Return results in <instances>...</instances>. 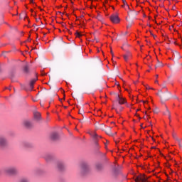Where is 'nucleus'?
<instances>
[{
  "label": "nucleus",
  "mask_w": 182,
  "mask_h": 182,
  "mask_svg": "<svg viewBox=\"0 0 182 182\" xmlns=\"http://www.w3.org/2000/svg\"><path fill=\"white\" fill-rule=\"evenodd\" d=\"M33 116H34V119H36V120H41V113L34 112Z\"/></svg>",
  "instance_id": "1a4fd4ad"
},
{
  "label": "nucleus",
  "mask_w": 182,
  "mask_h": 182,
  "mask_svg": "<svg viewBox=\"0 0 182 182\" xmlns=\"http://www.w3.org/2000/svg\"><path fill=\"white\" fill-rule=\"evenodd\" d=\"M96 168L97 170H102V168H103V165H102V164H97Z\"/></svg>",
  "instance_id": "2eb2a0df"
},
{
  "label": "nucleus",
  "mask_w": 182,
  "mask_h": 182,
  "mask_svg": "<svg viewBox=\"0 0 182 182\" xmlns=\"http://www.w3.org/2000/svg\"><path fill=\"white\" fill-rule=\"evenodd\" d=\"M123 2H124V7L125 8V9H127V8L129 9V8L130 7H129V4H127V1H124Z\"/></svg>",
  "instance_id": "dca6fc26"
},
{
  "label": "nucleus",
  "mask_w": 182,
  "mask_h": 182,
  "mask_svg": "<svg viewBox=\"0 0 182 182\" xmlns=\"http://www.w3.org/2000/svg\"><path fill=\"white\" fill-rule=\"evenodd\" d=\"M88 1H92V0H88Z\"/></svg>",
  "instance_id": "a878e982"
},
{
  "label": "nucleus",
  "mask_w": 182,
  "mask_h": 182,
  "mask_svg": "<svg viewBox=\"0 0 182 182\" xmlns=\"http://www.w3.org/2000/svg\"><path fill=\"white\" fill-rule=\"evenodd\" d=\"M6 173H7V174H9L10 176H12L14 174H16L17 171L15 168H9L6 170Z\"/></svg>",
  "instance_id": "20e7f679"
},
{
  "label": "nucleus",
  "mask_w": 182,
  "mask_h": 182,
  "mask_svg": "<svg viewBox=\"0 0 182 182\" xmlns=\"http://www.w3.org/2000/svg\"><path fill=\"white\" fill-rule=\"evenodd\" d=\"M50 139L51 140H58V139H59V134L56 132H53L50 134Z\"/></svg>",
  "instance_id": "0eeeda50"
},
{
  "label": "nucleus",
  "mask_w": 182,
  "mask_h": 182,
  "mask_svg": "<svg viewBox=\"0 0 182 182\" xmlns=\"http://www.w3.org/2000/svg\"><path fill=\"white\" fill-rule=\"evenodd\" d=\"M151 149H156V146H152Z\"/></svg>",
  "instance_id": "b1692460"
},
{
  "label": "nucleus",
  "mask_w": 182,
  "mask_h": 182,
  "mask_svg": "<svg viewBox=\"0 0 182 182\" xmlns=\"http://www.w3.org/2000/svg\"><path fill=\"white\" fill-rule=\"evenodd\" d=\"M36 80H38V78H34L31 80V82H30L31 90H33V86H34L35 83H36Z\"/></svg>",
  "instance_id": "6e6552de"
},
{
  "label": "nucleus",
  "mask_w": 182,
  "mask_h": 182,
  "mask_svg": "<svg viewBox=\"0 0 182 182\" xmlns=\"http://www.w3.org/2000/svg\"><path fill=\"white\" fill-rule=\"evenodd\" d=\"M117 101L119 105H127V100L120 95H117Z\"/></svg>",
  "instance_id": "f257e3e1"
},
{
  "label": "nucleus",
  "mask_w": 182,
  "mask_h": 182,
  "mask_svg": "<svg viewBox=\"0 0 182 182\" xmlns=\"http://www.w3.org/2000/svg\"><path fill=\"white\" fill-rule=\"evenodd\" d=\"M135 182H147V178L144 175H139L136 177Z\"/></svg>",
  "instance_id": "7ed1b4c3"
},
{
  "label": "nucleus",
  "mask_w": 182,
  "mask_h": 182,
  "mask_svg": "<svg viewBox=\"0 0 182 182\" xmlns=\"http://www.w3.org/2000/svg\"><path fill=\"white\" fill-rule=\"evenodd\" d=\"M146 89H147L148 90H154V88L150 87V86H149V85H146Z\"/></svg>",
  "instance_id": "f3484780"
},
{
  "label": "nucleus",
  "mask_w": 182,
  "mask_h": 182,
  "mask_svg": "<svg viewBox=\"0 0 182 182\" xmlns=\"http://www.w3.org/2000/svg\"><path fill=\"white\" fill-rule=\"evenodd\" d=\"M58 168L60 171L63 170L65 168V165H63V163H58Z\"/></svg>",
  "instance_id": "ddd939ff"
},
{
  "label": "nucleus",
  "mask_w": 182,
  "mask_h": 182,
  "mask_svg": "<svg viewBox=\"0 0 182 182\" xmlns=\"http://www.w3.org/2000/svg\"><path fill=\"white\" fill-rule=\"evenodd\" d=\"M30 4H35V1H30Z\"/></svg>",
  "instance_id": "412c9836"
},
{
  "label": "nucleus",
  "mask_w": 182,
  "mask_h": 182,
  "mask_svg": "<svg viewBox=\"0 0 182 182\" xmlns=\"http://www.w3.org/2000/svg\"><path fill=\"white\" fill-rule=\"evenodd\" d=\"M131 55L130 54H126L124 55V59L125 60V62H127L129 60V59H130Z\"/></svg>",
  "instance_id": "4468645a"
},
{
  "label": "nucleus",
  "mask_w": 182,
  "mask_h": 182,
  "mask_svg": "<svg viewBox=\"0 0 182 182\" xmlns=\"http://www.w3.org/2000/svg\"><path fill=\"white\" fill-rule=\"evenodd\" d=\"M122 1H124V0H122Z\"/></svg>",
  "instance_id": "bb28decb"
},
{
  "label": "nucleus",
  "mask_w": 182,
  "mask_h": 182,
  "mask_svg": "<svg viewBox=\"0 0 182 182\" xmlns=\"http://www.w3.org/2000/svg\"><path fill=\"white\" fill-rule=\"evenodd\" d=\"M91 136H92L93 137V139H95L96 146H99V144L97 143V140H99V139H102V136L97 135V134H96L95 132H92V133L91 134Z\"/></svg>",
  "instance_id": "39448f33"
},
{
  "label": "nucleus",
  "mask_w": 182,
  "mask_h": 182,
  "mask_svg": "<svg viewBox=\"0 0 182 182\" xmlns=\"http://www.w3.org/2000/svg\"><path fill=\"white\" fill-rule=\"evenodd\" d=\"M0 146H6V141L3 137L0 138Z\"/></svg>",
  "instance_id": "9b49d317"
},
{
  "label": "nucleus",
  "mask_w": 182,
  "mask_h": 182,
  "mask_svg": "<svg viewBox=\"0 0 182 182\" xmlns=\"http://www.w3.org/2000/svg\"><path fill=\"white\" fill-rule=\"evenodd\" d=\"M23 72L24 73H29V65H26L23 68Z\"/></svg>",
  "instance_id": "f8f14e48"
},
{
  "label": "nucleus",
  "mask_w": 182,
  "mask_h": 182,
  "mask_svg": "<svg viewBox=\"0 0 182 182\" xmlns=\"http://www.w3.org/2000/svg\"><path fill=\"white\" fill-rule=\"evenodd\" d=\"M21 182H28V180H26V178H23L21 180Z\"/></svg>",
  "instance_id": "aec40b11"
},
{
  "label": "nucleus",
  "mask_w": 182,
  "mask_h": 182,
  "mask_svg": "<svg viewBox=\"0 0 182 182\" xmlns=\"http://www.w3.org/2000/svg\"><path fill=\"white\" fill-rule=\"evenodd\" d=\"M155 83H159V80H155Z\"/></svg>",
  "instance_id": "5701e85b"
},
{
  "label": "nucleus",
  "mask_w": 182,
  "mask_h": 182,
  "mask_svg": "<svg viewBox=\"0 0 182 182\" xmlns=\"http://www.w3.org/2000/svg\"><path fill=\"white\" fill-rule=\"evenodd\" d=\"M80 36H82V34L80 33H79V32H77L76 33V37L77 38H80Z\"/></svg>",
  "instance_id": "a211bd4d"
},
{
  "label": "nucleus",
  "mask_w": 182,
  "mask_h": 182,
  "mask_svg": "<svg viewBox=\"0 0 182 182\" xmlns=\"http://www.w3.org/2000/svg\"><path fill=\"white\" fill-rule=\"evenodd\" d=\"M166 114H168V117H170V111L168 109L166 110Z\"/></svg>",
  "instance_id": "6ab92c4d"
},
{
  "label": "nucleus",
  "mask_w": 182,
  "mask_h": 182,
  "mask_svg": "<svg viewBox=\"0 0 182 182\" xmlns=\"http://www.w3.org/2000/svg\"><path fill=\"white\" fill-rule=\"evenodd\" d=\"M81 168L82 173H86L87 171H89V166H87V164H86V162L81 164Z\"/></svg>",
  "instance_id": "423d86ee"
},
{
  "label": "nucleus",
  "mask_w": 182,
  "mask_h": 182,
  "mask_svg": "<svg viewBox=\"0 0 182 182\" xmlns=\"http://www.w3.org/2000/svg\"><path fill=\"white\" fill-rule=\"evenodd\" d=\"M109 19L112 23H120V18H119V16L117 14H112L110 16Z\"/></svg>",
  "instance_id": "f03ea898"
},
{
  "label": "nucleus",
  "mask_w": 182,
  "mask_h": 182,
  "mask_svg": "<svg viewBox=\"0 0 182 182\" xmlns=\"http://www.w3.org/2000/svg\"><path fill=\"white\" fill-rule=\"evenodd\" d=\"M97 18L100 19V15H98Z\"/></svg>",
  "instance_id": "4be33fe9"
},
{
  "label": "nucleus",
  "mask_w": 182,
  "mask_h": 182,
  "mask_svg": "<svg viewBox=\"0 0 182 182\" xmlns=\"http://www.w3.org/2000/svg\"><path fill=\"white\" fill-rule=\"evenodd\" d=\"M156 77H159V75H156Z\"/></svg>",
  "instance_id": "393cba45"
},
{
  "label": "nucleus",
  "mask_w": 182,
  "mask_h": 182,
  "mask_svg": "<svg viewBox=\"0 0 182 182\" xmlns=\"http://www.w3.org/2000/svg\"><path fill=\"white\" fill-rule=\"evenodd\" d=\"M23 124L28 129L32 127V124L29 121H24Z\"/></svg>",
  "instance_id": "9d476101"
}]
</instances>
